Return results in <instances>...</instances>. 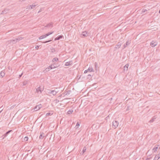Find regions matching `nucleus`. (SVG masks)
<instances>
[{
	"instance_id": "nucleus-31",
	"label": "nucleus",
	"mask_w": 160,
	"mask_h": 160,
	"mask_svg": "<svg viewBox=\"0 0 160 160\" xmlns=\"http://www.w3.org/2000/svg\"><path fill=\"white\" fill-rule=\"evenodd\" d=\"M120 47V45L119 44L117 45L116 46L115 48H119Z\"/></svg>"
},
{
	"instance_id": "nucleus-6",
	"label": "nucleus",
	"mask_w": 160,
	"mask_h": 160,
	"mask_svg": "<svg viewBox=\"0 0 160 160\" xmlns=\"http://www.w3.org/2000/svg\"><path fill=\"white\" fill-rule=\"evenodd\" d=\"M19 40L18 39V38L17 37V38H15L14 39L11 40L10 41V42H12L13 43H15L16 42H19Z\"/></svg>"
},
{
	"instance_id": "nucleus-20",
	"label": "nucleus",
	"mask_w": 160,
	"mask_h": 160,
	"mask_svg": "<svg viewBox=\"0 0 160 160\" xmlns=\"http://www.w3.org/2000/svg\"><path fill=\"white\" fill-rule=\"evenodd\" d=\"M40 108V107H38V105H37L35 106V107L34 108V109L35 110V111H37L39 110Z\"/></svg>"
},
{
	"instance_id": "nucleus-40",
	"label": "nucleus",
	"mask_w": 160,
	"mask_h": 160,
	"mask_svg": "<svg viewBox=\"0 0 160 160\" xmlns=\"http://www.w3.org/2000/svg\"><path fill=\"white\" fill-rule=\"evenodd\" d=\"M152 158L151 157H150V158H147L146 160H149L151 158Z\"/></svg>"
},
{
	"instance_id": "nucleus-9",
	"label": "nucleus",
	"mask_w": 160,
	"mask_h": 160,
	"mask_svg": "<svg viewBox=\"0 0 160 160\" xmlns=\"http://www.w3.org/2000/svg\"><path fill=\"white\" fill-rule=\"evenodd\" d=\"M9 11V9H8L6 8L3 10L0 14H3L7 13Z\"/></svg>"
},
{
	"instance_id": "nucleus-23",
	"label": "nucleus",
	"mask_w": 160,
	"mask_h": 160,
	"mask_svg": "<svg viewBox=\"0 0 160 160\" xmlns=\"http://www.w3.org/2000/svg\"><path fill=\"white\" fill-rule=\"evenodd\" d=\"M86 148L85 147H84L83 148L82 151V154L86 152Z\"/></svg>"
},
{
	"instance_id": "nucleus-3",
	"label": "nucleus",
	"mask_w": 160,
	"mask_h": 160,
	"mask_svg": "<svg viewBox=\"0 0 160 160\" xmlns=\"http://www.w3.org/2000/svg\"><path fill=\"white\" fill-rule=\"evenodd\" d=\"M119 122L116 120L112 122V127L114 128H116L118 126Z\"/></svg>"
},
{
	"instance_id": "nucleus-5",
	"label": "nucleus",
	"mask_w": 160,
	"mask_h": 160,
	"mask_svg": "<svg viewBox=\"0 0 160 160\" xmlns=\"http://www.w3.org/2000/svg\"><path fill=\"white\" fill-rule=\"evenodd\" d=\"M48 92L49 94H52L53 95H55L58 93V92L55 90L51 91V90H49Z\"/></svg>"
},
{
	"instance_id": "nucleus-42",
	"label": "nucleus",
	"mask_w": 160,
	"mask_h": 160,
	"mask_svg": "<svg viewBox=\"0 0 160 160\" xmlns=\"http://www.w3.org/2000/svg\"><path fill=\"white\" fill-rule=\"evenodd\" d=\"M22 74H21V75H19V77H20H20H21L22 76Z\"/></svg>"
},
{
	"instance_id": "nucleus-7",
	"label": "nucleus",
	"mask_w": 160,
	"mask_h": 160,
	"mask_svg": "<svg viewBox=\"0 0 160 160\" xmlns=\"http://www.w3.org/2000/svg\"><path fill=\"white\" fill-rule=\"evenodd\" d=\"M157 42L156 41H152L151 42L150 45L152 47H154L155 46L157 45Z\"/></svg>"
},
{
	"instance_id": "nucleus-47",
	"label": "nucleus",
	"mask_w": 160,
	"mask_h": 160,
	"mask_svg": "<svg viewBox=\"0 0 160 160\" xmlns=\"http://www.w3.org/2000/svg\"><path fill=\"white\" fill-rule=\"evenodd\" d=\"M2 111V110H1V111H0V113H1Z\"/></svg>"
},
{
	"instance_id": "nucleus-24",
	"label": "nucleus",
	"mask_w": 160,
	"mask_h": 160,
	"mask_svg": "<svg viewBox=\"0 0 160 160\" xmlns=\"http://www.w3.org/2000/svg\"><path fill=\"white\" fill-rule=\"evenodd\" d=\"M58 58H54L52 60V62H56L58 61Z\"/></svg>"
},
{
	"instance_id": "nucleus-21",
	"label": "nucleus",
	"mask_w": 160,
	"mask_h": 160,
	"mask_svg": "<svg viewBox=\"0 0 160 160\" xmlns=\"http://www.w3.org/2000/svg\"><path fill=\"white\" fill-rule=\"evenodd\" d=\"M80 126V124L79 122H77V123L76 125L75 126V128H78Z\"/></svg>"
},
{
	"instance_id": "nucleus-27",
	"label": "nucleus",
	"mask_w": 160,
	"mask_h": 160,
	"mask_svg": "<svg viewBox=\"0 0 160 160\" xmlns=\"http://www.w3.org/2000/svg\"><path fill=\"white\" fill-rule=\"evenodd\" d=\"M71 90H68L67 92H66V95H68L69 94L70 92H71Z\"/></svg>"
},
{
	"instance_id": "nucleus-39",
	"label": "nucleus",
	"mask_w": 160,
	"mask_h": 160,
	"mask_svg": "<svg viewBox=\"0 0 160 160\" xmlns=\"http://www.w3.org/2000/svg\"><path fill=\"white\" fill-rule=\"evenodd\" d=\"M39 46H37L35 47L36 49H38L39 48Z\"/></svg>"
},
{
	"instance_id": "nucleus-10",
	"label": "nucleus",
	"mask_w": 160,
	"mask_h": 160,
	"mask_svg": "<svg viewBox=\"0 0 160 160\" xmlns=\"http://www.w3.org/2000/svg\"><path fill=\"white\" fill-rule=\"evenodd\" d=\"M81 35L82 36H81V37L82 38H83V37L87 36L88 35V33L87 32L84 31V32H82Z\"/></svg>"
},
{
	"instance_id": "nucleus-33",
	"label": "nucleus",
	"mask_w": 160,
	"mask_h": 160,
	"mask_svg": "<svg viewBox=\"0 0 160 160\" xmlns=\"http://www.w3.org/2000/svg\"><path fill=\"white\" fill-rule=\"evenodd\" d=\"M97 65H98V63L97 62H95V68L96 70H97Z\"/></svg>"
},
{
	"instance_id": "nucleus-19",
	"label": "nucleus",
	"mask_w": 160,
	"mask_h": 160,
	"mask_svg": "<svg viewBox=\"0 0 160 160\" xmlns=\"http://www.w3.org/2000/svg\"><path fill=\"white\" fill-rule=\"evenodd\" d=\"M159 145H155L154 148H153V152H156L157 150V149L158 148V146H159Z\"/></svg>"
},
{
	"instance_id": "nucleus-2",
	"label": "nucleus",
	"mask_w": 160,
	"mask_h": 160,
	"mask_svg": "<svg viewBox=\"0 0 160 160\" xmlns=\"http://www.w3.org/2000/svg\"><path fill=\"white\" fill-rule=\"evenodd\" d=\"M58 67V66L56 65V64L54 63L53 64H52L50 65L49 67L48 68L46 69V71H49V68L51 69H52L56 68H57Z\"/></svg>"
},
{
	"instance_id": "nucleus-4",
	"label": "nucleus",
	"mask_w": 160,
	"mask_h": 160,
	"mask_svg": "<svg viewBox=\"0 0 160 160\" xmlns=\"http://www.w3.org/2000/svg\"><path fill=\"white\" fill-rule=\"evenodd\" d=\"M43 90V88H42L41 87H39L36 88V92L38 93L41 94Z\"/></svg>"
},
{
	"instance_id": "nucleus-22",
	"label": "nucleus",
	"mask_w": 160,
	"mask_h": 160,
	"mask_svg": "<svg viewBox=\"0 0 160 160\" xmlns=\"http://www.w3.org/2000/svg\"><path fill=\"white\" fill-rule=\"evenodd\" d=\"M27 84V81H24L23 82L22 84V86L26 85Z\"/></svg>"
},
{
	"instance_id": "nucleus-14",
	"label": "nucleus",
	"mask_w": 160,
	"mask_h": 160,
	"mask_svg": "<svg viewBox=\"0 0 160 160\" xmlns=\"http://www.w3.org/2000/svg\"><path fill=\"white\" fill-rule=\"evenodd\" d=\"M62 38H63V36L62 35H61L58 36L56 38H55L54 40L55 41L59 40Z\"/></svg>"
},
{
	"instance_id": "nucleus-34",
	"label": "nucleus",
	"mask_w": 160,
	"mask_h": 160,
	"mask_svg": "<svg viewBox=\"0 0 160 160\" xmlns=\"http://www.w3.org/2000/svg\"><path fill=\"white\" fill-rule=\"evenodd\" d=\"M130 42L129 41H127L126 43V45H127V46L128 45H129L130 44Z\"/></svg>"
},
{
	"instance_id": "nucleus-41",
	"label": "nucleus",
	"mask_w": 160,
	"mask_h": 160,
	"mask_svg": "<svg viewBox=\"0 0 160 160\" xmlns=\"http://www.w3.org/2000/svg\"><path fill=\"white\" fill-rule=\"evenodd\" d=\"M142 10H143L142 12H145L147 11V10L146 9H143Z\"/></svg>"
},
{
	"instance_id": "nucleus-35",
	"label": "nucleus",
	"mask_w": 160,
	"mask_h": 160,
	"mask_svg": "<svg viewBox=\"0 0 160 160\" xmlns=\"http://www.w3.org/2000/svg\"><path fill=\"white\" fill-rule=\"evenodd\" d=\"M18 39L19 40H22L23 38L21 36H19L18 37Z\"/></svg>"
},
{
	"instance_id": "nucleus-15",
	"label": "nucleus",
	"mask_w": 160,
	"mask_h": 160,
	"mask_svg": "<svg viewBox=\"0 0 160 160\" xmlns=\"http://www.w3.org/2000/svg\"><path fill=\"white\" fill-rule=\"evenodd\" d=\"M53 23L51 22L50 23H49L48 24H47L46 26H45V27H48V28H51L53 27Z\"/></svg>"
},
{
	"instance_id": "nucleus-30",
	"label": "nucleus",
	"mask_w": 160,
	"mask_h": 160,
	"mask_svg": "<svg viewBox=\"0 0 160 160\" xmlns=\"http://www.w3.org/2000/svg\"><path fill=\"white\" fill-rule=\"evenodd\" d=\"M28 139V137H25L24 139V140L25 141H27Z\"/></svg>"
},
{
	"instance_id": "nucleus-48",
	"label": "nucleus",
	"mask_w": 160,
	"mask_h": 160,
	"mask_svg": "<svg viewBox=\"0 0 160 160\" xmlns=\"http://www.w3.org/2000/svg\"><path fill=\"white\" fill-rule=\"evenodd\" d=\"M149 151H148L147 153H148L149 152Z\"/></svg>"
},
{
	"instance_id": "nucleus-12",
	"label": "nucleus",
	"mask_w": 160,
	"mask_h": 160,
	"mask_svg": "<svg viewBox=\"0 0 160 160\" xmlns=\"http://www.w3.org/2000/svg\"><path fill=\"white\" fill-rule=\"evenodd\" d=\"M129 66V65L128 64H126L123 68V71L124 72L128 70V68Z\"/></svg>"
},
{
	"instance_id": "nucleus-45",
	"label": "nucleus",
	"mask_w": 160,
	"mask_h": 160,
	"mask_svg": "<svg viewBox=\"0 0 160 160\" xmlns=\"http://www.w3.org/2000/svg\"><path fill=\"white\" fill-rule=\"evenodd\" d=\"M41 12V10H39L38 12V13H39V12Z\"/></svg>"
},
{
	"instance_id": "nucleus-29",
	"label": "nucleus",
	"mask_w": 160,
	"mask_h": 160,
	"mask_svg": "<svg viewBox=\"0 0 160 160\" xmlns=\"http://www.w3.org/2000/svg\"><path fill=\"white\" fill-rule=\"evenodd\" d=\"M43 134H44L43 133L41 134L39 137L40 139H42L43 137L44 136H43Z\"/></svg>"
},
{
	"instance_id": "nucleus-8",
	"label": "nucleus",
	"mask_w": 160,
	"mask_h": 160,
	"mask_svg": "<svg viewBox=\"0 0 160 160\" xmlns=\"http://www.w3.org/2000/svg\"><path fill=\"white\" fill-rule=\"evenodd\" d=\"M12 130H10L7 132L5 133L2 137H3L2 138L3 139L4 138L7 136L11 132H12Z\"/></svg>"
},
{
	"instance_id": "nucleus-28",
	"label": "nucleus",
	"mask_w": 160,
	"mask_h": 160,
	"mask_svg": "<svg viewBox=\"0 0 160 160\" xmlns=\"http://www.w3.org/2000/svg\"><path fill=\"white\" fill-rule=\"evenodd\" d=\"M51 52H56L55 49L54 48H52L51 49Z\"/></svg>"
},
{
	"instance_id": "nucleus-43",
	"label": "nucleus",
	"mask_w": 160,
	"mask_h": 160,
	"mask_svg": "<svg viewBox=\"0 0 160 160\" xmlns=\"http://www.w3.org/2000/svg\"><path fill=\"white\" fill-rule=\"evenodd\" d=\"M25 0H19V1H21V2H22V1H24Z\"/></svg>"
},
{
	"instance_id": "nucleus-1",
	"label": "nucleus",
	"mask_w": 160,
	"mask_h": 160,
	"mask_svg": "<svg viewBox=\"0 0 160 160\" xmlns=\"http://www.w3.org/2000/svg\"><path fill=\"white\" fill-rule=\"evenodd\" d=\"M53 32H49L44 35H42L39 37V39H42L44 38H46V37H47V36H48L49 35L52 34Z\"/></svg>"
},
{
	"instance_id": "nucleus-37",
	"label": "nucleus",
	"mask_w": 160,
	"mask_h": 160,
	"mask_svg": "<svg viewBox=\"0 0 160 160\" xmlns=\"http://www.w3.org/2000/svg\"><path fill=\"white\" fill-rule=\"evenodd\" d=\"M38 107H40V108L42 107V105L41 104H39L38 105Z\"/></svg>"
},
{
	"instance_id": "nucleus-38",
	"label": "nucleus",
	"mask_w": 160,
	"mask_h": 160,
	"mask_svg": "<svg viewBox=\"0 0 160 160\" xmlns=\"http://www.w3.org/2000/svg\"><path fill=\"white\" fill-rule=\"evenodd\" d=\"M91 78V75H88V78Z\"/></svg>"
},
{
	"instance_id": "nucleus-16",
	"label": "nucleus",
	"mask_w": 160,
	"mask_h": 160,
	"mask_svg": "<svg viewBox=\"0 0 160 160\" xmlns=\"http://www.w3.org/2000/svg\"><path fill=\"white\" fill-rule=\"evenodd\" d=\"M5 75V72L4 71H2L0 73V76L2 77H3Z\"/></svg>"
},
{
	"instance_id": "nucleus-44",
	"label": "nucleus",
	"mask_w": 160,
	"mask_h": 160,
	"mask_svg": "<svg viewBox=\"0 0 160 160\" xmlns=\"http://www.w3.org/2000/svg\"><path fill=\"white\" fill-rule=\"evenodd\" d=\"M118 135H119V132H118H118L117 131V132H116V134H118Z\"/></svg>"
},
{
	"instance_id": "nucleus-17",
	"label": "nucleus",
	"mask_w": 160,
	"mask_h": 160,
	"mask_svg": "<svg viewBox=\"0 0 160 160\" xmlns=\"http://www.w3.org/2000/svg\"><path fill=\"white\" fill-rule=\"evenodd\" d=\"M72 61L67 62H66L65 65L66 66L71 65L72 64Z\"/></svg>"
},
{
	"instance_id": "nucleus-26",
	"label": "nucleus",
	"mask_w": 160,
	"mask_h": 160,
	"mask_svg": "<svg viewBox=\"0 0 160 160\" xmlns=\"http://www.w3.org/2000/svg\"><path fill=\"white\" fill-rule=\"evenodd\" d=\"M53 113H51V112H49V113H47L46 115V116H51L52 115V114Z\"/></svg>"
},
{
	"instance_id": "nucleus-36",
	"label": "nucleus",
	"mask_w": 160,
	"mask_h": 160,
	"mask_svg": "<svg viewBox=\"0 0 160 160\" xmlns=\"http://www.w3.org/2000/svg\"><path fill=\"white\" fill-rule=\"evenodd\" d=\"M127 45H126V44H125L123 45L124 48H123V49L125 48L126 47H127Z\"/></svg>"
},
{
	"instance_id": "nucleus-18",
	"label": "nucleus",
	"mask_w": 160,
	"mask_h": 160,
	"mask_svg": "<svg viewBox=\"0 0 160 160\" xmlns=\"http://www.w3.org/2000/svg\"><path fill=\"white\" fill-rule=\"evenodd\" d=\"M156 116H153L151 120L149 121V122L150 123L153 122L156 119Z\"/></svg>"
},
{
	"instance_id": "nucleus-46",
	"label": "nucleus",
	"mask_w": 160,
	"mask_h": 160,
	"mask_svg": "<svg viewBox=\"0 0 160 160\" xmlns=\"http://www.w3.org/2000/svg\"><path fill=\"white\" fill-rule=\"evenodd\" d=\"M159 13H160V10L159 11Z\"/></svg>"
},
{
	"instance_id": "nucleus-25",
	"label": "nucleus",
	"mask_w": 160,
	"mask_h": 160,
	"mask_svg": "<svg viewBox=\"0 0 160 160\" xmlns=\"http://www.w3.org/2000/svg\"><path fill=\"white\" fill-rule=\"evenodd\" d=\"M73 112V110H69L68 112H67V114H71L72 113V112Z\"/></svg>"
},
{
	"instance_id": "nucleus-11",
	"label": "nucleus",
	"mask_w": 160,
	"mask_h": 160,
	"mask_svg": "<svg viewBox=\"0 0 160 160\" xmlns=\"http://www.w3.org/2000/svg\"><path fill=\"white\" fill-rule=\"evenodd\" d=\"M88 71H89V72H94V71H93V68H90L89 67L87 70H86L85 71L84 73H87V72Z\"/></svg>"
},
{
	"instance_id": "nucleus-32",
	"label": "nucleus",
	"mask_w": 160,
	"mask_h": 160,
	"mask_svg": "<svg viewBox=\"0 0 160 160\" xmlns=\"http://www.w3.org/2000/svg\"><path fill=\"white\" fill-rule=\"evenodd\" d=\"M51 41H52V40H48V41H46L45 42H42V43H47V42H50Z\"/></svg>"
},
{
	"instance_id": "nucleus-13",
	"label": "nucleus",
	"mask_w": 160,
	"mask_h": 160,
	"mask_svg": "<svg viewBox=\"0 0 160 160\" xmlns=\"http://www.w3.org/2000/svg\"><path fill=\"white\" fill-rule=\"evenodd\" d=\"M37 5L35 4V3H33L32 5H30L28 6V8H27V9L29 8L32 9L35 6H37Z\"/></svg>"
}]
</instances>
